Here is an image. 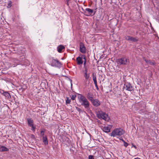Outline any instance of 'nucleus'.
<instances>
[{
  "label": "nucleus",
  "instance_id": "nucleus-4",
  "mask_svg": "<svg viewBox=\"0 0 159 159\" xmlns=\"http://www.w3.org/2000/svg\"><path fill=\"white\" fill-rule=\"evenodd\" d=\"M51 66H55L58 67H60L61 65V62L57 59H52L51 63Z\"/></svg>",
  "mask_w": 159,
  "mask_h": 159
},
{
  "label": "nucleus",
  "instance_id": "nucleus-34",
  "mask_svg": "<svg viewBox=\"0 0 159 159\" xmlns=\"http://www.w3.org/2000/svg\"><path fill=\"white\" fill-rule=\"evenodd\" d=\"M132 147H134L135 148V149L137 148V147H136V146L135 145H134L133 144H132Z\"/></svg>",
  "mask_w": 159,
  "mask_h": 159
},
{
  "label": "nucleus",
  "instance_id": "nucleus-15",
  "mask_svg": "<svg viewBox=\"0 0 159 159\" xmlns=\"http://www.w3.org/2000/svg\"><path fill=\"white\" fill-rule=\"evenodd\" d=\"M27 121L28 124V125L29 126H32V125H33V120L31 119H28Z\"/></svg>",
  "mask_w": 159,
  "mask_h": 159
},
{
  "label": "nucleus",
  "instance_id": "nucleus-26",
  "mask_svg": "<svg viewBox=\"0 0 159 159\" xmlns=\"http://www.w3.org/2000/svg\"><path fill=\"white\" fill-rule=\"evenodd\" d=\"M76 109L78 111H79V112H82V111L80 108L77 107H75Z\"/></svg>",
  "mask_w": 159,
  "mask_h": 159
},
{
  "label": "nucleus",
  "instance_id": "nucleus-35",
  "mask_svg": "<svg viewBox=\"0 0 159 159\" xmlns=\"http://www.w3.org/2000/svg\"><path fill=\"white\" fill-rule=\"evenodd\" d=\"M84 69H85L86 68H88L87 66L86 65L85 66H84Z\"/></svg>",
  "mask_w": 159,
  "mask_h": 159
},
{
  "label": "nucleus",
  "instance_id": "nucleus-41",
  "mask_svg": "<svg viewBox=\"0 0 159 159\" xmlns=\"http://www.w3.org/2000/svg\"><path fill=\"white\" fill-rule=\"evenodd\" d=\"M69 1H70V0H66V1L67 2H68Z\"/></svg>",
  "mask_w": 159,
  "mask_h": 159
},
{
  "label": "nucleus",
  "instance_id": "nucleus-19",
  "mask_svg": "<svg viewBox=\"0 0 159 159\" xmlns=\"http://www.w3.org/2000/svg\"><path fill=\"white\" fill-rule=\"evenodd\" d=\"M85 11L88 12L89 15H91L93 12V10L89 8H87Z\"/></svg>",
  "mask_w": 159,
  "mask_h": 159
},
{
  "label": "nucleus",
  "instance_id": "nucleus-14",
  "mask_svg": "<svg viewBox=\"0 0 159 159\" xmlns=\"http://www.w3.org/2000/svg\"><path fill=\"white\" fill-rule=\"evenodd\" d=\"M84 76L85 78V80L86 81L89 79L90 77V74L89 73H84Z\"/></svg>",
  "mask_w": 159,
  "mask_h": 159
},
{
  "label": "nucleus",
  "instance_id": "nucleus-29",
  "mask_svg": "<svg viewBox=\"0 0 159 159\" xmlns=\"http://www.w3.org/2000/svg\"><path fill=\"white\" fill-rule=\"evenodd\" d=\"M88 68H86L85 69H84V70L83 71L84 73H88Z\"/></svg>",
  "mask_w": 159,
  "mask_h": 159
},
{
  "label": "nucleus",
  "instance_id": "nucleus-10",
  "mask_svg": "<svg viewBox=\"0 0 159 159\" xmlns=\"http://www.w3.org/2000/svg\"><path fill=\"white\" fill-rule=\"evenodd\" d=\"M87 98L91 101L93 99V95L91 93L89 92L87 94Z\"/></svg>",
  "mask_w": 159,
  "mask_h": 159
},
{
  "label": "nucleus",
  "instance_id": "nucleus-42",
  "mask_svg": "<svg viewBox=\"0 0 159 159\" xmlns=\"http://www.w3.org/2000/svg\"><path fill=\"white\" fill-rule=\"evenodd\" d=\"M86 16H89V15H86Z\"/></svg>",
  "mask_w": 159,
  "mask_h": 159
},
{
  "label": "nucleus",
  "instance_id": "nucleus-11",
  "mask_svg": "<svg viewBox=\"0 0 159 159\" xmlns=\"http://www.w3.org/2000/svg\"><path fill=\"white\" fill-rule=\"evenodd\" d=\"M2 94L5 96L6 99H9L11 98L10 94L7 92H4Z\"/></svg>",
  "mask_w": 159,
  "mask_h": 159
},
{
  "label": "nucleus",
  "instance_id": "nucleus-21",
  "mask_svg": "<svg viewBox=\"0 0 159 159\" xmlns=\"http://www.w3.org/2000/svg\"><path fill=\"white\" fill-rule=\"evenodd\" d=\"M82 57H83V59L84 60V66L86 65V57L85 55H82Z\"/></svg>",
  "mask_w": 159,
  "mask_h": 159
},
{
  "label": "nucleus",
  "instance_id": "nucleus-12",
  "mask_svg": "<svg viewBox=\"0 0 159 159\" xmlns=\"http://www.w3.org/2000/svg\"><path fill=\"white\" fill-rule=\"evenodd\" d=\"M100 117L102 119L106 120L107 117V115L104 113H102L100 115Z\"/></svg>",
  "mask_w": 159,
  "mask_h": 159
},
{
  "label": "nucleus",
  "instance_id": "nucleus-36",
  "mask_svg": "<svg viewBox=\"0 0 159 159\" xmlns=\"http://www.w3.org/2000/svg\"><path fill=\"white\" fill-rule=\"evenodd\" d=\"M120 140H121L123 143L125 142V140L122 138H120Z\"/></svg>",
  "mask_w": 159,
  "mask_h": 159
},
{
  "label": "nucleus",
  "instance_id": "nucleus-17",
  "mask_svg": "<svg viewBox=\"0 0 159 159\" xmlns=\"http://www.w3.org/2000/svg\"><path fill=\"white\" fill-rule=\"evenodd\" d=\"M9 149L6 147L2 146L0 148V151L2 152L8 151Z\"/></svg>",
  "mask_w": 159,
  "mask_h": 159
},
{
  "label": "nucleus",
  "instance_id": "nucleus-27",
  "mask_svg": "<svg viewBox=\"0 0 159 159\" xmlns=\"http://www.w3.org/2000/svg\"><path fill=\"white\" fill-rule=\"evenodd\" d=\"M76 97V95H72L71 97V99L72 100H74L75 99Z\"/></svg>",
  "mask_w": 159,
  "mask_h": 159
},
{
  "label": "nucleus",
  "instance_id": "nucleus-28",
  "mask_svg": "<svg viewBox=\"0 0 159 159\" xmlns=\"http://www.w3.org/2000/svg\"><path fill=\"white\" fill-rule=\"evenodd\" d=\"M31 127H32L31 130L34 131L36 128L35 126H34V125H33L32 126H31Z\"/></svg>",
  "mask_w": 159,
  "mask_h": 159
},
{
  "label": "nucleus",
  "instance_id": "nucleus-9",
  "mask_svg": "<svg viewBox=\"0 0 159 159\" xmlns=\"http://www.w3.org/2000/svg\"><path fill=\"white\" fill-rule=\"evenodd\" d=\"M81 57H78L76 59V61L78 65H80L82 64L83 61L82 60V59H83V57H82V55H81Z\"/></svg>",
  "mask_w": 159,
  "mask_h": 159
},
{
  "label": "nucleus",
  "instance_id": "nucleus-16",
  "mask_svg": "<svg viewBox=\"0 0 159 159\" xmlns=\"http://www.w3.org/2000/svg\"><path fill=\"white\" fill-rule=\"evenodd\" d=\"M43 142L45 145H47L48 144V142L47 137L46 136L45 137H43Z\"/></svg>",
  "mask_w": 159,
  "mask_h": 159
},
{
  "label": "nucleus",
  "instance_id": "nucleus-40",
  "mask_svg": "<svg viewBox=\"0 0 159 159\" xmlns=\"http://www.w3.org/2000/svg\"><path fill=\"white\" fill-rule=\"evenodd\" d=\"M134 159H141L140 158H139V157H136V158H135Z\"/></svg>",
  "mask_w": 159,
  "mask_h": 159
},
{
  "label": "nucleus",
  "instance_id": "nucleus-39",
  "mask_svg": "<svg viewBox=\"0 0 159 159\" xmlns=\"http://www.w3.org/2000/svg\"><path fill=\"white\" fill-rule=\"evenodd\" d=\"M96 89L97 90H99V88H98V87L97 86V87H96Z\"/></svg>",
  "mask_w": 159,
  "mask_h": 159
},
{
  "label": "nucleus",
  "instance_id": "nucleus-23",
  "mask_svg": "<svg viewBox=\"0 0 159 159\" xmlns=\"http://www.w3.org/2000/svg\"><path fill=\"white\" fill-rule=\"evenodd\" d=\"M45 130H41L40 131V136L43 138L44 136Z\"/></svg>",
  "mask_w": 159,
  "mask_h": 159
},
{
  "label": "nucleus",
  "instance_id": "nucleus-32",
  "mask_svg": "<svg viewBox=\"0 0 159 159\" xmlns=\"http://www.w3.org/2000/svg\"><path fill=\"white\" fill-rule=\"evenodd\" d=\"M143 60L146 62L147 63H148L149 61L146 59L145 57L143 58Z\"/></svg>",
  "mask_w": 159,
  "mask_h": 159
},
{
  "label": "nucleus",
  "instance_id": "nucleus-3",
  "mask_svg": "<svg viewBox=\"0 0 159 159\" xmlns=\"http://www.w3.org/2000/svg\"><path fill=\"white\" fill-rule=\"evenodd\" d=\"M117 62L120 65H126L129 63V59L126 57H123L117 60Z\"/></svg>",
  "mask_w": 159,
  "mask_h": 159
},
{
  "label": "nucleus",
  "instance_id": "nucleus-38",
  "mask_svg": "<svg viewBox=\"0 0 159 159\" xmlns=\"http://www.w3.org/2000/svg\"><path fill=\"white\" fill-rule=\"evenodd\" d=\"M94 84L96 87L98 86L97 85V82L95 83H94Z\"/></svg>",
  "mask_w": 159,
  "mask_h": 159
},
{
  "label": "nucleus",
  "instance_id": "nucleus-30",
  "mask_svg": "<svg viewBox=\"0 0 159 159\" xmlns=\"http://www.w3.org/2000/svg\"><path fill=\"white\" fill-rule=\"evenodd\" d=\"M89 159H94L93 156L91 155H89Z\"/></svg>",
  "mask_w": 159,
  "mask_h": 159
},
{
  "label": "nucleus",
  "instance_id": "nucleus-24",
  "mask_svg": "<svg viewBox=\"0 0 159 159\" xmlns=\"http://www.w3.org/2000/svg\"><path fill=\"white\" fill-rule=\"evenodd\" d=\"M12 3V2L11 1H9V2H8V4H7V7H8V8L10 7L11 6Z\"/></svg>",
  "mask_w": 159,
  "mask_h": 159
},
{
  "label": "nucleus",
  "instance_id": "nucleus-37",
  "mask_svg": "<svg viewBox=\"0 0 159 159\" xmlns=\"http://www.w3.org/2000/svg\"><path fill=\"white\" fill-rule=\"evenodd\" d=\"M70 80V83H71V87L72 88V80Z\"/></svg>",
  "mask_w": 159,
  "mask_h": 159
},
{
  "label": "nucleus",
  "instance_id": "nucleus-7",
  "mask_svg": "<svg viewBox=\"0 0 159 159\" xmlns=\"http://www.w3.org/2000/svg\"><path fill=\"white\" fill-rule=\"evenodd\" d=\"M93 105L95 107H97L100 105V101L97 99H93L92 101H91Z\"/></svg>",
  "mask_w": 159,
  "mask_h": 159
},
{
  "label": "nucleus",
  "instance_id": "nucleus-33",
  "mask_svg": "<svg viewBox=\"0 0 159 159\" xmlns=\"http://www.w3.org/2000/svg\"><path fill=\"white\" fill-rule=\"evenodd\" d=\"M151 65H154V63L152 61H149L148 62V63Z\"/></svg>",
  "mask_w": 159,
  "mask_h": 159
},
{
  "label": "nucleus",
  "instance_id": "nucleus-1",
  "mask_svg": "<svg viewBox=\"0 0 159 159\" xmlns=\"http://www.w3.org/2000/svg\"><path fill=\"white\" fill-rule=\"evenodd\" d=\"M78 97L80 102H82L81 105L84 106L86 109H88L89 107V103L88 100L83 95L81 94H79Z\"/></svg>",
  "mask_w": 159,
  "mask_h": 159
},
{
  "label": "nucleus",
  "instance_id": "nucleus-8",
  "mask_svg": "<svg viewBox=\"0 0 159 159\" xmlns=\"http://www.w3.org/2000/svg\"><path fill=\"white\" fill-rule=\"evenodd\" d=\"M111 128V125H109L108 126L102 127L101 129L104 132L106 133H108L110 131Z\"/></svg>",
  "mask_w": 159,
  "mask_h": 159
},
{
  "label": "nucleus",
  "instance_id": "nucleus-2",
  "mask_svg": "<svg viewBox=\"0 0 159 159\" xmlns=\"http://www.w3.org/2000/svg\"><path fill=\"white\" fill-rule=\"evenodd\" d=\"M125 133V131L121 128H117L115 129L110 134L111 136L115 137L116 136H120Z\"/></svg>",
  "mask_w": 159,
  "mask_h": 159
},
{
  "label": "nucleus",
  "instance_id": "nucleus-18",
  "mask_svg": "<svg viewBox=\"0 0 159 159\" xmlns=\"http://www.w3.org/2000/svg\"><path fill=\"white\" fill-rule=\"evenodd\" d=\"M92 76L93 80L94 82V83H95L97 82L96 74L95 73H93L92 74Z\"/></svg>",
  "mask_w": 159,
  "mask_h": 159
},
{
  "label": "nucleus",
  "instance_id": "nucleus-25",
  "mask_svg": "<svg viewBox=\"0 0 159 159\" xmlns=\"http://www.w3.org/2000/svg\"><path fill=\"white\" fill-rule=\"evenodd\" d=\"M71 101V99H69L68 98L67 100L66 101V104H70V102Z\"/></svg>",
  "mask_w": 159,
  "mask_h": 159
},
{
  "label": "nucleus",
  "instance_id": "nucleus-22",
  "mask_svg": "<svg viewBox=\"0 0 159 159\" xmlns=\"http://www.w3.org/2000/svg\"><path fill=\"white\" fill-rule=\"evenodd\" d=\"M125 39L128 40V41H130V38H131V36H126L124 37Z\"/></svg>",
  "mask_w": 159,
  "mask_h": 159
},
{
  "label": "nucleus",
  "instance_id": "nucleus-6",
  "mask_svg": "<svg viewBox=\"0 0 159 159\" xmlns=\"http://www.w3.org/2000/svg\"><path fill=\"white\" fill-rule=\"evenodd\" d=\"M86 48L84 44L82 42L80 43V51L82 53H85L86 52Z\"/></svg>",
  "mask_w": 159,
  "mask_h": 159
},
{
  "label": "nucleus",
  "instance_id": "nucleus-5",
  "mask_svg": "<svg viewBox=\"0 0 159 159\" xmlns=\"http://www.w3.org/2000/svg\"><path fill=\"white\" fill-rule=\"evenodd\" d=\"M124 88L126 90L131 91L133 90L134 88L131 84L129 83H126L124 84Z\"/></svg>",
  "mask_w": 159,
  "mask_h": 159
},
{
  "label": "nucleus",
  "instance_id": "nucleus-13",
  "mask_svg": "<svg viewBox=\"0 0 159 159\" xmlns=\"http://www.w3.org/2000/svg\"><path fill=\"white\" fill-rule=\"evenodd\" d=\"M65 48L62 45H60L57 47V49L58 52H61L62 50Z\"/></svg>",
  "mask_w": 159,
  "mask_h": 159
},
{
  "label": "nucleus",
  "instance_id": "nucleus-20",
  "mask_svg": "<svg viewBox=\"0 0 159 159\" xmlns=\"http://www.w3.org/2000/svg\"><path fill=\"white\" fill-rule=\"evenodd\" d=\"M138 41V39H137V38L134 37H133L131 36L130 41H132L134 42H137Z\"/></svg>",
  "mask_w": 159,
  "mask_h": 159
},
{
  "label": "nucleus",
  "instance_id": "nucleus-31",
  "mask_svg": "<svg viewBox=\"0 0 159 159\" xmlns=\"http://www.w3.org/2000/svg\"><path fill=\"white\" fill-rule=\"evenodd\" d=\"M124 146L125 147H127L128 145V144L125 141L124 142Z\"/></svg>",
  "mask_w": 159,
  "mask_h": 159
}]
</instances>
